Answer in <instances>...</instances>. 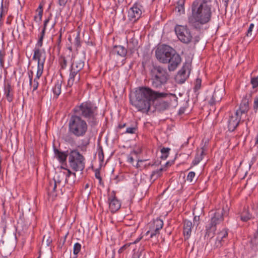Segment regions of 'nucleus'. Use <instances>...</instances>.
Returning <instances> with one entry per match:
<instances>
[{"label":"nucleus","instance_id":"nucleus-51","mask_svg":"<svg viewBox=\"0 0 258 258\" xmlns=\"http://www.w3.org/2000/svg\"><path fill=\"white\" fill-rule=\"evenodd\" d=\"M49 19H47L45 20V21L44 22V26H43L44 29H46V26H47V24H48V23L49 22Z\"/></svg>","mask_w":258,"mask_h":258},{"label":"nucleus","instance_id":"nucleus-35","mask_svg":"<svg viewBox=\"0 0 258 258\" xmlns=\"http://www.w3.org/2000/svg\"><path fill=\"white\" fill-rule=\"evenodd\" d=\"M169 106V103L167 101H162L159 104V107L161 110L167 109Z\"/></svg>","mask_w":258,"mask_h":258},{"label":"nucleus","instance_id":"nucleus-27","mask_svg":"<svg viewBox=\"0 0 258 258\" xmlns=\"http://www.w3.org/2000/svg\"><path fill=\"white\" fill-rule=\"evenodd\" d=\"M203 153H204V150H202V151L201 152V153L200 154H197L196 155L194 160L192 161V164L194 165H197L202 160Z\"/></svg>","mask_w":258,"mask_h":258},{"label":"nucleus","instance_id":"nucleus-23","mask_svg":"<svg viewBox=\"0 0 258 258\" xmlns=\"http://www.w3.org/2000/svg\"><path fill=\"white\" fill-rule=\"evenodd\" d=\"M113 52L114 53H116L117 55L124 57L125 56L127 51L126 49L122 46H115L113 49Z\"/></svg>","mask_w":258,"mask_h":258},{"label":"nucleus","instance_id":"nucleus-22","mask_svg":"<svg viewBox=\"0 0 258 258\" xmlns=\"http://www.w3.org/2000/svg\"><path fill=\"white\" fill-rule=\"evenodd\" d=\"M78 73V72H76V71H73L71 69L70 76H69V78L68 81V86L71 87L73 85V84L75 82L76 77L77 78L78 80H79L80 76L77 75Z\"/></svg>","mask_w":258,"mask_h":258},{"label":"nucleus","instance_id":"nucleus-49","mask_svg":"<svg viewBox=\"0 0 258 258\" xmlns=\"http://www.w3.org/2000/svg\"><path fill=\"white\" fill-rule=\"evenodd\" d=\"M42 44H43V42L41 41V40H38V41H37V43L36 45V48H39V47H41L42 45Z\"/></svg>","mask_w":258,"mask_h":258},{"label":"nucleus","instance_id":"nucleus-12","mask_svg":"<svg viewBox=\"0 0 258 258\" xmlns=\"http://www.w3.org/2000/svg\"><path fill=\"white\" fill-rule=\"evenodd\" d=\"M163 222L161 219H157L151 224L150 229L147 232V235L153 237L159 233V230L162 228Z\"/></svg>","mask_w":258,"mask_h":258},{"label":"nucleus","instance_id":"nucleus-44","mask_svg":"<svg viewBox=\"0 0 258 258\" xmlns=\"http://www.w3.org/2000/svg\"><path fill=\"white\" fill-rule=\"evenodd\" d=\"M68 0H58V4L59 6L64 7Z\"/></svg>","mask_w":258,"mask_h":258},{"label":"nucleus","instance_id":"nucleus-29","mask_svg":"<svg viewBox=\"0 0 258 258\" xmlns=\"http://www.w3.org/2000/svg\"><path fill=\"white\" fill-rule=\"evenodd\" d=\"M138 154V151L135 150L132 151L130 154L127 156V161L130 163L133 164L134 161V156H137Z\"/></svg>","mask_w":258,"mask_h":258},{"label":"nucleus","instance_id":"nucleus-40","mask_svg":"<svg viewBox=\"0 0 258 258\" xmlns=\"http://www.w3.org/2000/svg\"><path fill=\"white\" fill-rule=\"evenodd\" d=\"M202 80L200 78H197L195 82V89L196 90H199L201 88Z\"/></svg>","mask_w":258,"mask_h":258},{"label":"nucleus","instance_id":"nucleus-15","mask_svg":"<svg viewBox=\"0 0 258 258\" xmlns=\"http://www.w3.org/2000/svg\"><path fill=\"white\" fill-rule=\"evenodd\" d=\"M43 70L40 69L39 70L37 69L36 75L33 80V72L30 71L28 73L29 79V85L33 88V91H35L39 85V83L38 80L39 79L40 77L41 76L43 73Z\"/></svg>","mask_w":258,"mask_h":258},{"label":"nucleus","instance_id":"nucleus-3","mask_svg":"<svg viewBox=\"0 0 258 258\" xmlns=\"http://www.w3.org/2000/svg\"><path fill=\"white\" fill-rule=\"evenodd\" d=\"M74 111L78 116L86 118L92 125L97 122V107L90 102H84L76 106Z\"/></svg>","mask_w":258,"mask_h":258},{"label":"nucleus","instance_id":"nucleus-43","mask_svg":"<svg viewBox=\"0 0 258 258\" xmlns=\"http://www.w3.org/2000/svg\"><path fill=\"white\" fill-rule=\"evenodd\" d=\"M254 28V24L251 23L250 24L249 27L248 28V29L247 30V36H251L252 35V31Z\"/></svg>","mask_w":258,"mask_h":258},{"label":"nucleus","instance_id":"nucleus-28","mask_svg":"<svg viewBox=\"0 0 258 258\" xmlns=\"http://www.w3.org/2000/svg\"><path fill=\"white\" fill-rule=\"evenodd\" d=\"M56 158L60 162H64L66 160L67 155L63 152H60L58 151L55 153Z\"/></svg>","mask_w":258,"mask_h":258},{"label":"nucleus","instance_id":"nucleus-30","mask_svg":"<svg viewBox=\"0 0 258 258\" xmlns=\"http://www.w3.org/2000/svg\"><path fill=\"white\" fill-rule=\"evenodd\" d=\"M162 171V169H160L159 170L153 171L151 175V179H153V180H155L156 179L160 177L161 175Z\"/></svg>","mask_w":258,"mask_h":258},{"label":"nucleus","instance_id":"nucleus-11","mask_svg":"<svg viewBox=\"0 0 258 258\" xmlns=\"http://www.w3.org/2000/svg\"><path fill=\"white\" fill-rule=\"evenodd\" d=\"M33 59L37 62V69L40 70H43L44 64L46 59V53L44 49L35 48Z\"/></svg>","mask_w":258,"mask_h":258},{"label":"nucleus","instance_id":"nucleus-2","mask_svg":"<svg viewBox=\"0 0 258 258\" xmlns=\"http://www.w3.org/2000/svg\"><path fill=\"white\" fill-rule=\"evenodd\" d=\"M211 0H195L191 6V13L187 20L189 25L197 30L203 29L209 23L212 15Z\"/></svg>","mask_w":258,"mask_h":258},{"label":"nucleus","instance_id":"nucleus-50","mask_svg":"<svg viewBox=\"0 0 258 258\" xmlns=\"http://www.w3.org/2000/svg\"><path fill=\"white\" fill-rule=\"evenodd\" d=\"M229 0H222V2L224 4V6L225 8H227L228 5Z\"/></svg>","mask_w":258,"mask_h":258},{"label":"nucleus","instance_id":"nucleus-19","mask_svg":"<svg viewBox=\"0 0 258 258\" xmlns=\"http://www.w3.org/2000/svg\"><path fill=\"white\" fill-rule=\"evenodd\" d=\"M4 94L7 100L11 102L13 99V88L11 86L10 83L8 81L5 82L4 87Z\"/></svg>","mask_w":258,"mask_h":258},{"label":"nucleus","instance_id":"nucleus-55","mask_svg":"<svg viewBox=\"0 0 258 258\" xmlns=\"http://www.w3.org/2000/svg\"><path fill=\"white\" fill-rule=\"evenodd\" d=\"M142 160H138V163L136 164V165H135V166L138 168L139 167V162H142Z\"/></svg>","mask_w":258,"mask_h":258},{"label":"nucleus","instance_id":"nucleus-10","mask_svg":"<svg viewBox=\"0 0 258 258\" xmlns=\"http://www.w3.org/2000/svg\"><path fill=\"white\" fill-rule=\"evenodd\" d=\"M175 32L178 39L182 43L188 44L192 39V35L186 26L176 25Z\"/></svg>","mask_w":258,"mask_h":258},{"label":"nucleus","instance_id":"nucleus-4","mask_svg":"<svg viewBox=\"0 0 258 258\" xmlns=\"http://www.w3.org/2000/svg\"><path fill=\"white\" fill-rule=\"evenodd\" d=\"M75 173H72L70 170L63 168L56 172L53 181L48 186L49 191H55L57 186H63L67 183L71 184L74 183Z\"/></svg>","mask_w":258,"mask_h":258},{"label":"nucleus","instance_id":"nucleus-1","mask_svg":"<svg viewBox=\"0 0 258 258\" xmlns=\"http://www.w3.org/2000/svg\"><path fill=\"white\" fill-rule=\"evenodd\" d=\"M166 97L169 98L171 101L172 99H176V97L174 94L155 91L147 87L137 88L135 91L131 93L130 96L132 104L138 111L143 112L149 110L152 101L159 98Z\"/></svg>","mask_w":258,"mask_h":258},{"label":"nucleus","instance_id":"nucleus-33","mask_svg":"<svg viewBox=\"0 0 258 258\" xmlns=\"http://www.w3.org/2000/svg\"><path fill=\"white\" fill-rule=\"evenodd\" d=\"M6 56V52L3 50H0V67L1 68L4 67L5 58Z\"/></svg>","mask_w":258,"mask_h":258},{"label":"nucleus","instance_id":"nucleus-5","mask_svg":"<svg viewBox=\"0 0 258 258\" xmlns=\"http://www.w3.org/2000/svg\"><path fill=\"white\" fill-rule=\"evenodd\" d=\"M249 109L247 101L241 103L239 108L235 112L230 113L228 119V128L230 132L234 131L238 125L241 119H245Z\"/></svg>","mask_w":258,"mask_h":258},{"label":"nucleus","instance_id":"nucleus-7","mask_svg":"<svg viewBox=\"0 0 258 258\" xmlns=\"http://www.w3.org/2000/svg\"><path fill=\"white\" fill-rule=\"evenodd\" d=\"M168 79V75L166 71L158 66L154 67L152 70V84L153 87L158 88L165 84Z\"/></svg>","mask_w":258,"mask_h":258},{"label":"nucleus","instance_id":"nucleus-42","mask_svg":"<svg viewBox=\"0 0 258 258\" xmlns=\"http://www.w3.org/2000/svg\"><path fill=\"white\" fill-rule=\"evenodd\" d=\"M183 228H192V223L190 221L185 220L184 222Z\"/></svg>","mask_w":258,"mask_h":258},{"label":"nucleus","instance_id":"nucleus-45","mask_svg":"<svg viewBox=\"0 0 258 258\" xmlns=\"http://www.w3.org/2000/svg\"><path fill=\"white\" fill-rule=\"evenodd\" d=\"M253 108L254 109L258 108V97H256L254 99Z\"/></svg>","mask_w":258,"mask_h":258},{"label":"nucleus","instance_id":"nucleus-21","mask_svg":"<svg viewBox=\"0 0 258 258\" xmlns=\"http://www.w3.org/2000/svg\"><path fill=\"white\" fill-rule=\"evenodd\" d=\"M84 66V62L83 61L77 57H75L71 69L79 73L83 68Z\"/></svg>","mask_w":258,"mask_h":258},{"label":"nucleus","instance_id":"nucleus-58","mask_svg":"<svg viewBox=\"0 0 258 258\" xmlns=\"http://www.w3.org/2000/svg\"><path fill=\"white\" fill-rule=\"evenodd\" d=\"M256 143H258V136L256 137Z\"/></svg>","mask_w":258,"mask_h":258},{"label":"nucleus","instance_id":"nucleus-25","mask_svg":"<svg viewBox=\"0 0 258 258\" xmlns=\"http://www.w3.org/2000/svg\"><path fill=\"white\" fill-rule=\"evenodd\" d=\"M61 81H57L55 83V85L52 88L53 92L56 97H57L61 93Z\"/></svg>","mask_w":258,"mask_h":258},{"label":"nucleus","instance_id":"nucleus-18","mask_svg":"<svg viewBox=\"0 0 258 258\" xmlns=\"http://www.w3.org/2000/svg\"><path fill=\"white\" fill-rule=\"evenodd\" d=\"M190 64L186 63L183 64L181 70L178 73L177 77L180 78L183 82L189 76L190 72Z\"/></svg>","mask_w":258,"mask_h":258},{"label":"nucleus","instance_id":"nucleus-17","mask_svg":"<svg viewBox=\"0 0 258 258\" xmlns=\"http://www.w3.org/2000/svg\"><path fill=\"white\" fill-rule=\"evenodd\" d=\"M226 215V212L224 209H219L214 214V216L211 218V224L212 226H216L220 223L223 220V216Z\"/></svg>","mask_w":258,"mask_h":258},{"label":"nucleus","instance_id":"nucleus-56","mask_svg":"<svg viewBox=\"0 0 258 258\" xmlns=\"http://www.w3.org/2000/svg\"><path fill=\"white\" fill-rule=\"evenodd\" d=\"M43 37H44L43 36H41H41H40V37L39 38V40H41V41H42V42H43Z\"/></svg>","mask_w":258,"mask_h":258},{"label":"nucleus","instance_id":"nucleus-20","mask_svg":"<svg viewBox=\"0 0 258 258\" xmlns=\"http://www.w3.org/2000/svg\"><path fill=\"white\" fill-rule=\"evenodd\" d=\"M108 202L109 209L112 213L117 211L120 207V202L115 197H109Z\"/></svg>","mask_w":258,"mask_h":258},{"label":"nucleus","instance_id":"nucleus-61","mask_svg":"<svg viewBox=\"0 0 258 258\" xmlns=\"http://www.w3.org/2000/svg\"><path fill=\"white\" fill-rule=\"evenodd\" d=\"M38 258H40L39 257H38Z\"/></svg>","mask_w":258,"mask_h":258},{"label":"nucleus","instance_id":"nucleus-46","mask_svg":"<svg viewBox=\"0 0 258 258\" xmlns=\"http://www.w3.org/2000/svg\"><path fill=\"white\" fill-rule=\"evenodd\" d=\"M3 14H4L3 4L2 2L1 3V8H0V20H1L2 18L3 17Z\"/></svg>","mask_w":258,"mask_h":258},{"label":"nucleus","instance_id":"nucleus-48","mask_svg":"<svg viewBox=\"0 0 258 258\" xmlns=\"http://www.w3.org/2000/svg\"><path fill=\"white\" fill-rule=\"evenodd\" d=\"M222 240H218V239H216V240L215 242L216 246L217 247L221 246L222 245Z\"/></svg>","mask_w":258,"mask_h":258},{"label":"nucleus","instance_id":"nucleus-16","mask_svg":"<svg viewBox=\"0 0 258 258\" xmlns=\"http://www.w3.org/2000/svg\"><path fill=\"white\" fill-rule=\"evenodd\" d=\"M181 62V58L179 55L177 53H175L174 52L173 53L172 55L170 57L169 59V61L168 62V69L170 71H174L179 64Z\"/></svg>","mask_w":258,"mask_h":258},{"label":"nucleus","instance_id":"nucleus-52","mask_svg":"<svg viewBox=\"0 0 258 258\" xmlns=\"http://www.w3.org/2000/svg\"><path fill=\"white\" fill-rule=\"evenodd\" d=\"M126 247V245H124L123 246H122V247H121L119 249L118 252L119 253H121Z\"/></svg>","mask_w":258,"mask_h":258},{"label":"nucleus","instance_id":"nucleus-13","mask_svg":"<svg viewBox=\"0 0 258 258\" xmlns=\"http://www.w3.org/2000/svg\"><path fill=\"white\" fill-rule=\"evenodd\" d=\"M140 7V5L136 3L130 9L128 12V16L131 20L136 21L140 18L142 14Z\"/></svg>","mask_w":258,"mask_h":258},{"label":"nucleus","instance_id":"nucleus-31","mask_svg":"<svg viewBox=\"0 0 258 258\" xmlns=\"http://www.w3.org/2000/svg\"><path fill=\"white\" fill-rule=\"evenodd\" d=\"M170 150V149L168 148H163L161 150V152L162 153L161 158L162 159H165L167 158Z\"/></svg>","mask_w":258,"mask_h":258},{"label":"nucleus","instance_id":"nucleus-53","mask_svg":"<svg viewBox=\"0 0 258 258\" xmlns=\"http://www.w3.org/2000/svg\"><path fill=\"white\" fill-rule=\"evenodd\" d=\"M102 155H103V152L102 151L101 152H99L98 155H99V159L100 160H101V157H102Z\"/></svg>","mask_w":258,"mask_h":258},{"label":"nucleus","instance_id":"nucleus-24","mask_svg":"<svg viewBox=\"0 0 258 258\" xmlns=\"http://www.w3.org/2000/svg\"><path fill=\"white\" fill-rule=\"evenodd\" d=\"M253 218V215L250 213L249 210L244 209L240 214V219L242 221L246 222Z\"/></svg>","mask_w":258,"mask_h":258},{"label":"nucleus","instance_id":"nucleus-34","mask_svg":"<svg viewBox=\"0 0 258 258\" xmlns=\"http://www.w3.org/2000/svg\"><path fill=\"white\" fill-rule=\"evenodd\" d=\"M250 83L253 89L256 88L258 87V76L252 77Z\"/></svg>","mask_w":258,"mask_h":258},{"label":"nucleus","instance_id":"nucleus-54","mask_svg":"<svg viewBox=\"0 0 258 258\" xmlns=\"http://www.w3.org/2000/svg\"><path fill=\"white\" fill-rule=\"evenodd\" d=\"M45 30L46 29H44V28H43V30H42V32H41V36H44Z\"/></svg>","mask_w":258,"mask_h":258},{"label":"nucleus","instance_id":"nucleus-41","mask_svg":"<svg viewBox=\"0 0 258 258\" xmlns=\"http://www.w3.org/2000/svg\"><path fill=\"white\" fill-rule=\"evenodd\" d=\"M137 131L136 126H131L126 128V133L128 134H134Z\"/></svg>","mask_w":258,"mask_h":258},{"label":"nucleus","instance_id":"nucleus-38","mask_svg":"<svg viewBox=\"0 0 258 258\" xmlns=\"http://www.w3.org/2000/svg\"><path fill=\"white\" fill-rule=\"evenodd\" d=\"M191 229L183 228V234L186 238H188L191 234Z\"/></svg>","mask_w":258,"mask_h":258},{"label":"nucleus","instance_id":"nucleus-37","mask_svg":"<svg viewBox=\"0 0 258 258\" xmlns=\"http://www.w3.org/2000/svg\"><path fill=\"white\" fill-rule=\"evenodd\" d=\"M176 9L177 10L178 12L180 14L184 13V8L183 3L182 2L181 4H178V6L176 7Z\"/></svg>","mask_w":258,"mask_h":258},{"label":"nucleus","instance_id":"nucleus-36","mask_svg":"<svg viewBox=\"0 0 258 258\" xmlns=\"http://www.w3.org/2000/svg\"><path fill=\"white\" fill-rule=\"evenodd\" d=\"M81 245L79 243H76L73 247V252L75 255H77L80 251Z\"/></svg>","mask_w":258,"mask_h":258},{"label":"nucleus","instance_id":"nucleus-9","mask_svg":"<svg viewBox=\"0 0 258 258\" xmlns=\"http://www.w3.org/2000/svg\"><path fill=\"white\" fill-rule=\"evenodd\" d=\"M174 50L169 46L161 45L156 50V57L160 62L167 63Z\"/></svg>","mask_w":258,"mask_h":258},{"label":"nucleus","instance_id":"nucleus-32","mask_svg":"<svg viewBox=\"0 0 258 258\" xmlns=\"http://www.w3.org/2000/svg\"><path fill=\"white\" fill-rule=\"evenodd\" d=\"M227 232L226 230L224 229L218 233L217 239L218 240H221L223 241V239L227 236Z\"/></svg>","mask_w":258,"mask_h":258},{"label":"nucleus","instance_id":"nucleus-39","mask_svg":"<svg viewBox=\"0 0 258 258\" xmlns=\"http://www.w3.org/2000/svg\"><path fill=\"white\" fill-rule=\"evenodd\" d=\"M195 177V173L193 171H190L188 173L187 176V180L190 182H192L193 179Z\"/></svg>","mask_w":258,"mask_h":258},{"label":"nucleus","instance_id":"nucleus-26","mask_svg":"<svg viewBox=\"0 0 258 258\" xmlns=\"http://www.w3.org/2000/svg\"><path fill=\"white\" fill-rule=\"evenodd\" d=\"M37 15L34 17V20L37 23H39L42 19L43 10L41 6H39L37 10Z\"/></svg>","mask_w":258,"mask_h":258},{"label":"nucleus","instance_id":"nucleus-8","mask_svg":"<svg viewBox=\"0 0 258 258\" xmlns=\"http://www.w3.org/2000/svg\"><path fill=\"white\" fill-rule=\"evenodd\" d=\"M69 163L75 171H82L85 167V158L77 150L71 151L69 154Z\"/></svg>","mask_w":258,"mask_h":258},{"label":"nucleus","instance_id":"nucleus-47","mask_svg":"<svg viewBox=\"0 0 258 258\" xmlns=\"http://www.w3.org/2000/svg\"><path fill=\"white\" fill-rule=\"evenodd\" d=\"M95 177L97 179H98L100 182L101 181V178L100 176V172L99 171H96L95 174Z\"/></svg>","mask_w":258,"mask_h":258},{"label":"nucleus","instance_id":"nucleus-57","mask_svg":"<svg viewBox=\"0 0 258 258\" xmlns=\"http://www.w3.org/2000/svg\"><path fill=\"white\" fill-rule=\"evenodd\" d=\"M199 217H195V218H194V220H195V221H197V220H199Z\"/></svg>","mask_w":258,"mask_h":258},{"label":"nucleus","instance_id":"nucleus-14","mask_svg":"<svg viewBox=\"0 0 258 258\" xmlns=\"http://www.w3.org/2000/svg\"><path fill=\"white\" fill-rule=\"evenodd\" d=\"M225 89L223 86L217 87L212 95L211 98L209 100L211 105H213L217 102H219L224 94Z\"/></svg>","mask_w":258,"mask_h":258},{"label":"nucleus","instance_id":"nucleus-60","mask_svg":"<svg viewBox=\"0 0 258 258\" xmlns=\"http://www.w3.org/2000/svg\"><path fill=\"white\" fill-rule=\"evenodd\" d=\"M73 258H77V256L76 255L75 256L73 257Z\"/></svg>","mask_w":258,"mask_h":258},{"label":"nucleus","instance_id":"nucleus-59","mask_svg":"<svg viewBox=\"0 0 258 258\" xmlns=\"http://www.w3.org/2000/svg\"><path fill=\"white\" fill-rule=\"evenodd\" d=\"M139 240H140V239H137V240H136V241H135V243H136L137 242L139 241Z\"/></svg>","mask_w":258,"mask_h":258},{"label":"nucleus","instance_id":"nucleus-6","mask_svg":"<svg viewBox=\"0 0 258 258\" xmlns=\"http://www.w3.org/2000/svg\"><path fill=\"white\" fill-rule=\"evenodd\" d=\"M70 133L74 136L80 137L84 136L87 132L88 124L86 121L78 115H73L69 122Z\"/></svg>","mask_w":258,"mask_h":258}]
</instances>
